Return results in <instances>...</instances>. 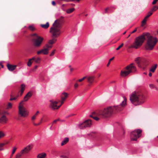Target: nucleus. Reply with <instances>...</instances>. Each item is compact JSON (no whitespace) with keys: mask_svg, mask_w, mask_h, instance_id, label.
<instances>
[{"mask_svg":"<svg viewBox=\"0 0 158 158\" xmlns=\"http://www.w3.org/2000/svg\"><path fill=\"white\" fill-rule=\"evenodd\" d=\"M123 98V101L119 106H109L97 113L94 112L92 113V115H90V117L93 118L96 121L99 119V118L96 116H93V115L96 114V115L103 118L110 117L113 114L122 110L123 108L126 106L127 104V98L125 97H124Z\"/></svg>","mask_w":158,"mask_h":158,"instance_id":"1","label":"nucleus"},{"mask_svg":"<svg viewBox=\"0 0 158 158\" xmlns=\"http://www.w3.org/2000/svg\"><path fill=\"white\" fill-rule=\"evenodd\" d=\"M147 38L145 48L147 50H152L154 48L158 41L157 39L151 36L148 33H144L142 35L136 37L133 44L129 47L130 48H138L142 45L146 38Z\"/></svg>","mask_w":158,"mask_h":158,"instance_id":"2","label":"nucleus"},{"mask_svg":"<svg viewBox=\"0 0 158 158\" xmlns=\"http://www.w3.org/2000/svg\"><path fill=\"white\" fill-rule=\"evenodd\" d=\"M60 24L59 22L57 20L55 21L50 31L53 38L49 41V44H52L56 41V38L59 36L60 34Z\"/></svg>","mask_w":158,"mask_h":158,"instance_id":"3","label":"nucleus"},{"mask_svg":"<svg viewBox=\"0 0 158 158\" xmlns=\"http://www.w3.org/2000/svg\"><path fill=\"white\" fill-rule=\"evenodd\" d=\"M145 97L142 93L140 92H134L130 97L131 102L135 106L142 104L144 102Z\"/></svg>","mask_w":158,"mask_h":158,"instance_id":"4","label":"nucleus"},{"mask_svg":"<svg viewBox=\"0 0 158 158\" xmlns=\"http://www.w3.org/2000/svg\"><path fill=\"white\" fill-rule=\"evenodd\" d=\"M136 71V68L134 63H131L127 65L123 70L121 72V76L123 77H125L130 73H134Z\"/></svg>","mask_w":158,"mask_h":158,"instance_id":"5","label":"nucleus"},{"mask_svg":"<svg viewBox=\"0 0 158 158\" xmlns=\"http://www.w3.org/2000/svg\"><path fill=\"white\" fill-rule=\"evenodd\" d=\"M32 36L34 46L37 48L40 47L42 44L44 38L36 34H32Z\"/></svg>","mask_w":158,"mask_h":158,"instance_id":"6","label":"nucleus"},{"mask_svg":"<svg viewBox=\"0 0 158 158\" xmlns=\"http://www.w3.org/2000/svg\"><path fill=\"white\" fill-rule=\"evenodd\" d=\"M135 60L139 67L144 68L148 64V60L145 58L138 57Z\"/></svg>","mask_w":158,"mask_h":158,"instance_id":"7","label":"nucleus"},{"mask_svg":"<svg viewBox=\"0 0 158 158\" xmlns=\"http://www.w3.org/2000/svg\"><path fill=\"white\" fill-rule=\"evenodd\" d=\"M92 125V121L90 119H87L82 122L79 123L77 125L78 127L80 129H84L87 127H89Z\"/></svg>","mask_w":158,"mask_h":158,"instance_id":"8","label":"nucleus"},{"mask_svg":"<svg viewBox=\"0 0 158 158\" xmlns=\"http://www.w3.org/2000/svg\"><path fill=\"white\" fill-rule=\"evenodd\" d=\"M28 112L24 106H19L18 114L20 117H25L28 115Z\"/></svg>","mask_w":158,"mask_h":158,"instance_id":"9","label":"nucleus"},{"mask_svg":"<svg viewBox=\"0 0 158 158\" xmlns=\"http://www.w3.org/2000/svg\"><path fill=\"white\" fill-rule=\"evenodd\" d=\"M142 132V130L140 129L135 130L131 133V136L132 138L135 137L136 138H139L141 136Z\"/></svg>","mask_w":158,"mask_h":158,"instance_id":"10","label":"nucleus"},{"mask_svg":"<svg viewBox=\"0 0 158 158\" xmlns=\"http://www.w3.org/2000/svg\"><path fill=\"white\" fill-rule=\"evenodd\" d=\"M50 107L54 110L59 109L62 105L58 106V102L56 101H51Z\"/></svg>","mask_w":158,"mask_h":158,"instance_id":"11","label":"nucleus"},{"mask_svg":"<svg viewBox=\"0 0 158 158\" xmlns=\"http://www.w3.org/2000/svg\"><path fill=\"white\" fill-rule=\"evenodd\" d=\"M32 147L30 145H29L25 147L21 151V153L22 154H24L28 153L31 149Z\"/></svg>","mask_w":158,"mask_h":158,"instance_id":"12","label":"nucleus"},{"mask_svg":"<svg viewBox=\"0 0 158 158\" xmlns=\"http://www.w3.org/2000/svg\"><path fill=\"white\" fill-rule=\"evenodd\" d=\"M48 53V51L47 48L44 47L43 48L37 52V53L38 55L43 54L44 55H47Z\"/></svg>","mask_w":158,"mask_h":158,"instance_id":"13","label":"nucleus"},{"mask_svg":"<svg viewBox=\"0 0 158 158\" xmlns=\"http://www.w3.org/2000/svg\"><path fill=\"white\" fill-rule=\"evenodd\" d=\"M88 82L89 83V85H91L94 81L95 77L94 76H90L87 77L86 78Z\"/></svg>","mask_w":158,"mask_h":158,"instance_id":"14","label":"nucleus"},{"mask_svg":"<svg viewBox=\"0 0 158 158\" xmlns=\"http://www.w3.org/2000/svg\"><path fill=\"white\" fill-rule=\"evenodd\" d=\"M87 137L90 138H95L98 137V134L95 132H92L87 134Z\"/></svg>","mask_w":158,"mask_h":158,"instance_id":"15","label":"nucleus"},{"mask_svg":"<svg viewBox=\"0 0 158 158\" xmlns=\"http://www.w3.org/2000/svg\"><path fill=\"white\" fill-rule=\"evenodd\" d=\"M68 96V94L66 93H63L61 95V105L63 104L64 101H65Z\"/></svg>","mask_w":158,"mask_h":158,"instance_id":"16","label":"nucleus"},{"mask_svg":"<svg viewBox=\"0 0 158 158\" xmlns=\"http://www.w3.org/2000/svg\"><path fill=\"white\" fill-rule=\"evenodd\" d=\"M25 85L24 84H22L21 85L20 87L19 88V91L18 92V95H19V93L20 94V96H21L25 90Z\"/></svg>","mask_w":158,"mask_h":158,"instance_id":"17","label":"nucleus"},{"mask_svg":"<svg viewBox=\"0 0 158 158\" xmlns=\"http://www.w3.org/2000/svg\"><path fill=\"white\" fill-rule=\"evenodd\" d=\"M1 116L0 118V123H5L7 121L8 119L4 115H0Z\"/></svg>","mask_w":158,"mask_h":158,"instance_id":"18","label":"nucleus"},{"mask_svg":"<svg viewBox=\"0 0 158 158\" xmlns=\"http://www.w3.org/2000/svg\"><path fill=\"white\" fill-rule=\"evenodd\" d=\"M7 67L8 69L10 71H13L15 70L17 66L16 65H12L10 64H7Z\"/></svg>","mask_w":158,"mask_h":158,"instance_id":"19","label":"nucleus"},{"mask_svg":"<svg viewBox=\"0 0 158 158\" xmlns=\"http://www.w3.org/2000/svg\"><path fill=\"white\" fill-rule=\"evenodd\" d=\"M31 96V93L30 92H28L24 98V101H27Z\"/></svg>","mask_w":158,"mask_h":158,"instance_id":"20","label":"nucleus"},{"mask_svg":"<svg viewBox=\"0 0 158 158\" xmlns=\"http://www.w3.org/2000/svg\"><path fill=\"white\" fill-rule=\"evenodd\" d=\"M157 64H155L152 66L149 70L150 72L152 73H154L157 67Z\"/></svg>","mask_w":158,"mask_h":158,"instance_id":"21","label":"nucleus"},{"mask_svg":"<svg viewBox=\"0 0 158 158\" xmlns=\"http://www.w3.org/2000/svg\"><path fill=\"white\" fill-rule=\"evenodd\" d=\"M46 156V154L45 153L39 154L37 156V158H45Z\"/></svg>","mask_w":158,"mask_h":158,"instance_id":"22","label":"nucleus"},{"mask_svg":"<svg viewBox=\"0 0 158 158\" xmlns=\"http://www.w3.org/2000/svg\"><path fill=\"white\" fill-rule=\"evenodd\" d=\"M34 59V58H32L31 59H29L27 63V66L29 67L31 66L33 61V60Z\"/></svg>","mask_w":158,"mask_h":158,"instance_id":"23","label":"nucleus"},{"mask_svg":"<svg viewBox=\"0 0 158 158\" xmlns=\"http://www.w3.org/2000/svg\"><path fill=\"white\" fill-rule=\"evenodd\" d=\"M49 25V23L47 22L45 24H41V26L44 28L47 29Z\"/></svg>","mask_w":158,"mask_h":158,"instance_id":"24","label":"nucleus"},{"mask_svg":"<svg viewBox=\"0 0 158 158\" xmlns=\"http://www.w3.org/2000/svg\"><path fill=\"white\" fill-rule=\"evenodd\" d=\"M32 58H34L35 59L33 60H35V62L37 63H40V59L39 57H33Z\"/></svg>","mask_w":158,"mask_h":158,"instance_id":"25","label":"nucleus"},{"mask_svg":"<svg viewBox=\"0 0 158 158\" xmlns=\"http://www.w3.org/2000/svg\"><path fill=\"white\" fill-rule=\"evenodd\" d=\"M9 113L6 111H0V115H5V114H8Z\"/></svg>","mask_w":158,"mask_h":158,"instance_id":"26","label":"nucleus"},{"mask_svg":"<svg viewBox=\"0 0 158 158\" xmlns=\"http://www.w3.org/2000/svg\"><path fill=\"white\" fill-rule=\"evenodd\" d=\"M39 113V111H37L36 112V113L35 114V115L32 117V118H31L32 120H35V119L36 116L38 115V114Z\"/></svg>","mask_w":158,"mask_h":158,"instance_id":"27","label":"nucleus"},{"mask_svg":"<svg viewBox=\"0 0 158 158\" xmlns=\"http://www.w3.org/2000/svg\"><path fill=\"white\" fill-rule=\"evenodd\" d=\"M69 139H66L65 140H64L61 143V146H63L66 144L69 141Z\"/></svg>","mask_w":158,"mask_h":158,"instance_id":"28","label":"nucleus"},{"mask_svg":"<svg viewBox=\"0 0 158 158\" xmlns=\"http://www.w3.org/2000/svg\"><path fill=\"white\" fill-rule=\"evenodd\" d=\"M19 96V95H18L15 97H13V96H12V95H10L11 98L10 99V100L12 101L13 100H15L17 99V98Z\"/></svg>","mask_w":158,"mask_h":158,"instance_id":"29","label":"nucleus"},{"mask_svg":"<svg viewBox=\"0 0 158 158\" xmlns=\"http://www.w3.org/2000/svg\"><path fill=\"white\" fill-rule=\"evenodd\" d=\"M5 143H0V151L3 150H4L3 147L5 145Z\"/></svg>","mask_w":158,"mask_h":158,"instance_id":"30","label":"nucleus"},{"mask_svg":"<svg viewBox=\"0 0 158 158\" xmlns=\"http://www.w3.org/2000/svg\"><path fill=\"white\" fill-rule=\"evenodd\" d=\"M44 47L45 48H47L48 50V51H49V49L51 48L52 47V46L48 44H46Z\"/></svg>","mask_w":158,"mask_h":158,"instance_id":"31","label":"nucleus"},{"mask_svg":"<svg viewBox=\"0 0 158 158\" xmlns=\"http://www.w3.org/2000/svg\"><path fill=\"white\" fill-rule=\"evenodd\" d=\"M147 19L145 17L144 19L142 21V25L143 26V25L145 24V23H146V22L147 20Z\"/></svg>","mask_w":158,"mask_h":158,"instance_id":"32","label":"nucleus"},{"mask_svg":"<svg viewBox=\"0 0 158 158\" xmlns=\"http://www.w3.org/2000/svg\"><path fill=\"white\" fill-rule=\"evenodd\" d=\"M152 14V12H149L148 13L147 15L145 17L146 18H148Z\"/></svg>","mask_w":158,"mask_h":158,"instance_id":"33","label":"nucleus"},{"mask_svg":"<svg viewBox=\"0 0 158 158\" xmlns=\"http://www.w3.org/2000/svg\"><path fill=\"white\" fill-rule=\"evenodd\" d=\"M60 157L61 158H69L68 155L65 154L61 156Z\"/></svg>","mask_w":158,"mask_h":158,"instance_id":"34","label":"nucleus"},{"mask_svg":"<svg viewBox=\"0 0 158 158\" xmlns=\"http://www.w3.org/2000/svg\"><path fill=\"white\" fill-rule=\"evenodd\" d=\"M29 29L31 31H34L35 29L34 27L32 26H30L29 27Z\"/></svg>","mask_w":158,"mask_h":158,"instance_id":"35","label":"nucleus"},{"mask_svg":"<svg viewBox=\"0 0 158 158\" xmlns=\"http://www.w3.org/2000/svg\"><path fill=\"white\" fill-rule=\"evenodd\" d=\"M158 9V6H155L153 7V8L152 9V11H154Z\"/></svg>","mask_w":158,"mask_h":158,"instance_id":"36","label":"nucleus"},{"mask_svg":"<svg viewBox=\"0 0 158 158\" xmlns=\"http://www.w3.org/2000/svg\"><path fill=\"white\" fill-rule=\"evenodd\" d=\"M12 106V104L10 103H9L7 106L6 108L7 109H10V108H11Z\"/></svg>","mask_w":158,"mask_h":158,"instance_id":"37","label":"nucleus"},{"mask_svg":"<svg viewBox=\"0 0 158 158\" xmlns=\"http://www.w3.org/2000/svg\"><path fill=\"white\" fill-rule=\"evenodd\" d=\"M5 136V134L2 132L0 131V138L4 137Z\"/></svg>","mask_w":158,"mask_h":158,"instance_id":"38","label":"nucleus"},{"mask_svg":"<svg viewBox=\"0 0 158 158\" xmlns=\"http://www.w3.org/2000/svg\"><path fill=\"white\" fill-rule=\"evenodd\" d=\"M23 155V154H22L21 152L18 153L16 155V158H20Z\"/></svg>","mask_w":158,"mask_h":158,"instance_id":"39","label":"nucleus"},{"mask_svg":"<svg viewBox=\"0 0 158 158\" xmlns=\"http://www.w3.org/2000/svg\"><path fill=\"white\" fill-rule=\"evenodd\" d=\"M86 78H87L86 77V76L84 77L83 78H82L81 79H79L77 81L79 82H81L82 81H83L84 79Z\"/></svg>","mask_w":158,"mask_h":158,"instance_id":"40","label":"nucleus"},{"mask_svg":"<svg viewBox=\"0 0 158 158\" xmlns=\"http://www.w3.org/2000/svg\"><path fill=\"white\" fill-rule=\"evenodd\" d=\"M114 58V57H113L112 58H111L110 59L109 61V62L107 64V67L109 66V65L110 64V62Z\"/></svg>","mask_w":158,"mask_h":158,"instance_id":"41","label":"nucleus"},{"mask_svg":"<svg viewBox=\"0 0 158 158\" xmlns=\"http://www.w3.org/2000/svg\"><path fill=\"white\" fill-rule=\"evenodd\" d=\"M42 120H43V118H42L40 120V122L39 123H38V124H36V123H34L33 124L35 126H38V125H40L41 123H42Z\"/></svg>","mask_w":158,"mask_h":158,"instance_id":"42","label":"nucleus"},{"mask_svg":"<svg viewBox=\"0 0 158 158\" xmlns=\"http://www.w3.org/2000/svg\"><path fill=\"white\" fill-rule=\"evenodd\" d=\"M25 101H24V99H23V100L19 104V106H24L23 105V104H24V102Z\"/></svg>","mask_w":158,"mask_h":158,"instance_id":"43","label":"nucleus"},{"mask_svg":"<svg viewBox=\"0 0 158 158\" xmlns=\"http://www.w3.org/2000/svg\"><path fill=\"white\" fill-rule=\"evenodd\" d=\"M123 43H122L121 45L120 46H119L116 49V50H119L123 46Z\"/></svg>","mask_w":158,"mask_h":158,"instance_id":"44","label":"nucleus"},{"mask_svg":"<svg viewBox=\"0 0 158 158\" xmlns=\"http://www.w3.org/2000/svg\"><path fill=\"white\" fill-rule=\"evenodd\" d=\"M75 10V8L74 7L71 8L70 7V13L73 12Z\"/></svg>","mask_w":158,"mask_h":158,"instance_id":"45","label":"nucleus"},{"mask_svg":"<svg viewBox=\"0 0 158 158\" xmlns=\"http://www.w3.org/2000/svg\"><path fill=\"white\" fill-rule=\"evenodd\" d=\"M17 149V148L16 147H14L13 148V150L12 152V154H13L15 152L16 150Z\"/></svg>","mask_w":158,"mask_h":158,"instance_id":"46","label":"nucleus"},{"mask_svg":"<svg viewBox=\"0 0 158 158\" xmlns=\"http://www.w3.org/2000/svg\"><path fill=\"white\" fill-rule=\"evenodd\" d=\"M109 10V9L108 8H107L105 10V13L106 14L108 13V10Z\"/></svg>","mask_w":158,"mask_h":158,"instance_id":"47","label":"nucleus"},{"mask_svg":"<svg viewBox=\"0 0 158 158\" xmlns=\"http://www.w3.org/2000/svg\"><path fill=\"white\" fill-rule=\"evenodd\" d=\"M59 120L60 119H56V120H54L53 122V124L56 123L57 121H59Z\"/></svg>","mask_w":158,"mask_h":158,"instance_id":"48","label":"nucleus"},{"mask_svg":"<svg viewBox=\"0 0 158 158\" xmlns=\"http://www.w3.org/2000/svg\"><path fill=\"white\" fill-rule=\"evenodd\" d=\"M55 50H54L52 51V52L50 54V56H53L54 55V54L55 52Z\"/></svg>","mask_w":158,"mask_h":158,"instance_id":"49","label":"nucleus"},{"mask_svg":"<svg viewBox=\"0 0 158 158\" xmlns=\"http://www.w3.org/2000/svg\"><path fill=\"white\" fill-rule=\"evenodd\" d=\"M78 85L77 83H76L74 84V87L75 88H77L78 87Z\"/></svg>","mask_w":158,"mask_h":158,"instance_id":"50","label":"nucleus"},{"mask_svg":"<svg viewBox=\"0 0 158 158\" xmlns=\"http://www.w3.org/2000/svg\"><path fill=\"white\" fill-rule=\"evenodd\" d=\"M149 87L151 88H154V86L152 84H150L149 85Z\"/></svg>","mask_w":158,"mask_h":158,"instance_id":"51","label":"nucleus"},{"mask_svg":"<svg viewBox=\"0 0 158 158\" xmlns=\"http://www.w3.org/2000/svg\"><path fill=\"white\" fill-rule=\"evenodd\" d=\"M158 1V0H154L153 2H152V4L153 5L155 4L157 1Z\"/></svg>","mask_w":158,"mask_h":158,"instance_id":"52","label":"nucleus"},{"mask_svg":"<svg viewBox=\"0 0 158 158\" xmlns=\"http://www.w3.org/2000/svg\"><path fill=\"white\" fill-rule=\"evenodd\" d=\"M75 6V4L73 3H70V7H73Z\"/></svg>","mask_w":158,"mask_h":158,"instance_id":"53","label":"nucleus"},{"mask_svg":"<svg viewBox=\"0 0 158 158\" xmlns=\"http://www.w3.org/2000/svg\"><path fill=\"white\" fill-rule=\"evenodd\" d=\"M136 31H137V28H136L134 31H133L131 32V34H132V33H134Z\"/></svg>","mask_w":158,"mask_h":158,"instance_id":"54","label":"nucleus"},{"mask_svg":"<svg viewBox=\"0 0 158 158\" xmlns=\"http://www.w3.org/2000/svg\"><path fill=\"white\" fill-rule=\"evenodd\" d=\"M70 71L71 72H72L73 71V70H74V69L73 68H70Z\"/></svg>","mask_w":158,"mask_h":158,"instance_id":"55","label":"nucleus"},{"mask_svg":"<svg viewBox=\"0 0 158 158\" xmlns=\"http://www.w3.org/2000/svg\"><path fill=\"white\" fill-rule=\"evenodd\" d=\"M52 4L53 5V6H55V5H56V3L54 1H53L52 2Z\"/></svg>","mask_w":158,"mask_h":158,"instance_id":"56","label":"nucleus"},{"mask_svg":"<svg viewBox=\"0 0 158 158\" xmlns=\"http://www.w3.org/2000/svg\"><path fill=\"white\" fill-rule=\"evenodd\" d=\"M137 139H131V141H136L137 140Z\"/></svg>","mask_w":158,"mask_h":158,"instance_id":"57","label":"nucleus"},{"mask_svg":"<svg viewBox=\"0 0 158 158\" xmlns=\"http://www.w3.org/2000/svg\"><path fill=\"white\" fill-rule=\"evenodd\" d=\"M149 76L150 77H151L152 76V73L150 72L149 73Z\"/></svg>","mask_w":158,"mask_h":158,"instance_id":"58","label":"nucleus"},{"mask_svg":"<svg viewBox=\"0 0 158 158\" xmlns=\"http://www.w3.org/2000/svg\"><path fill=\"white\" fill-rule=\"evenodd\" d=\"M66 12L68 14L69 13V9L67 10L66 11Z\"/></svg>","mask_w":158,"mask_h":158,"instance_id":"59","label":"nucleus"},{"mask_svg":"<svg viewBox=\"0 0 158 158\" xmlns=\"http://www.w3.org/2000/svg\"><path fill=\"white\" fill-rule=\"evenodd\" d=\"M37 67H38L37 66V65L35 66V69H36L37 68Z\"/></svg>","mask_w":158,"mask_h":158,"instance_id":"60","label":"nucleus"},{"mask_svg":"<svg viewBox=\"0 0 158 158\" xmlns=\"http://www.w3.org/2000/svg\"><path fill=\"white\" fill-rule=\"evenodd\" d=\"M13 154H11V155L10 156V158H11L13 156Z\"/></svg>","mask_w":158,"mask_h":158,"instance_id":"61","label":"nucleus"},{"mask_svg":"<svg viewBox=\"0 0 158 158\" xmlns=\"http://www.w3.org/2000/svg\"><path fill=\"white\" fill-rule=\"evenodd\" d=\"M0 65L2 66V68H3V65H2L1 64Z\"/></svg>","mask_w":158,"mask_h":158,"instance_id":"62","label":"nucleus"},{"mask_svg":"<svg viewBox=\"0 0 158 158\" xmlns=\"http://www.w3.org/2000/svg\"><path fill=\"white\" fill-rule=\"evenodd\" d=\"M130 35V34L129 35H128V36L127 37V38H128Z\"/></svg>","mask_w":158,"mask_h":158,"instance_id":"63","label":"nucleus"},{"mask_svg":"<svg viewBox=\"0 0 158 158\" xmlns=\"http://www.w3.org/2000/svg\"><path fill=\"white\" fill-rule=\"evenodd\" d=\"M156 81L158 83V79Z\"/></svg>","mask_w":158,"mask_h":158,"instance_id":"64","label":"nucleus"}]
</instances>
